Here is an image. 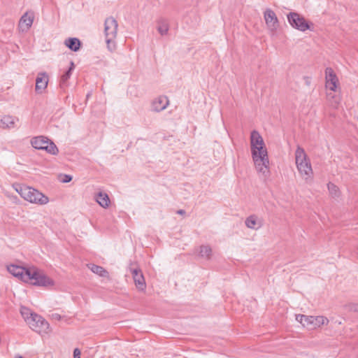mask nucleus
Wrapping results in <instances>:
<instances>
[{
  "mask_svg": "<svg viewBox=\"0 0 358 358\" xmlns=\"http://www.w3.org/2000/svg\"><path fill=\"white\" fill-rule=\"evenodd\" d=\"M328 189L331 196L334 198H338L340 196V191L337 186L333 183L328 184Z\"/></svg>",
  "mask_w": 358,
  "mask_h": 358,
  "instance_id": "nucleus-27",
  "label": "nucleus"
},
{
  "mask_svg": "<svg viewBox=\"0 0 358 358\" xmlns=\"http://www.w3.org/2000/svg\"><path fill=\"white\" fill-rule=\"evenodd\" d=\"M27 324L32 330L40 334H48L49 331L48 322L37 314H35L29 320Z\"/></svg>",
  "mask_w": 358,
  "mask_h": 358,
  "instance_id": "nucleus-6",
  "label": "nucleus"
},
{
  "mask_svg": "<svg viewBox=\"0 0 358 358\" xmlns=\"http://www.w3.org/2000/svg\"><path fill=\"white\" fill-rule=\"evenodd\" d=\"M89 268L90 270L94 273H96L100 276L102 277H108V273L107 271H106L103 267L95 265V264H91L89 266Z\"/></svg>",
  "mask_w": 358,
  "mask_h": 358,
  "instance_id": "nucleus-23",
  "label": "nucleus"
},
{
  "mask_svg": "<svg viewBox=\"0 0 358 358\" xmlns=\"http://www.w3.org/2000/svg\"><path fill=\"white\" fill-rule=\"evenodd\" d=\"M169 28V24L165 20L161 19L157 22V31L162 36L167 34Z\"/></svg>",
  "mask_w": 358,
  "mask_h": 358,
  "instance_id": "nucleus-22",
  "label": "nucleus"
},
{
  "mask_svg": "<svg viewBox=\"0 0 358 358\" xmlns=\"http://www.w3.org/2000/svg\"><path fill=\"white\" fill-rule=\"evenodd\" d=\"M13 187L22 198L31 203L43 206L49 202L47 196L31 187L19 184H14Z\"/></svg>",
  "mask_w": 358,
  "mask_h": 358,
  "instance_id": "nucleus-3",
  "label": "nucleus"
},
{
  "mask_svg": "<svg viewBox=\"0 0 358 358\" xmlns=\"http://www.w3.org/2000/svg\"><path fill=\"white\" fill-rule=\"evenodd\" d=\"M309 161L310 159L304 149L300 146H298L295 151V163L296 167Z\"/></svg>",
  "mask_w": 358,
  "mask_h": 358,
  "instance_id": "nucleus-18",
  "label": "nucleus"
},
{
  "mask_svg": "<svg viewBox=\"0 0 358 358\" xmlns=\"http://www.w3.org/2000/svg\"><path fill=\"white\" fill-rule=\"evenodd\" d=\"M185 212L183 210H179L177 211V213L180 214V215H183V214H185Z\"/></svg>",
  "mask_w": 358,
  "mask_h": 358,
  "instance_id": "nucleus-33",
  "label": "nucleus"
},
{
  "mask_svg": "<svg viewBox=\"0 0 358 358\" xmlns=\"http://www.w3.org/2000/svg\"><path fill=\"white\" fill-rule=\"evenodd\" d=\"M34 20L33 11H27L20 17L18 23V29L20 32H27L31 27Z\"/></svg>",
  "mask_w": 358,
  "mask_h": 358,
  "instance_id": "nucleus-10",
  "label": "nucleus"
},
{
  "mask_svg": "<svg viewBox=\"0 0 358 358\" xmlns=\"http://www.w3.org/2000/svg\"><path fill=\"white\" fill-rule=\"evenodd\" d=\"M20 313L27 323H28L29 320L31 319L32 316L36 314L31 313L29 308L25 307L21 308Z\"/></svg>",
  "mask_w": 358,
  "mask_h": 358,
  "instance_id": "nucleus-26",
  "label": "nucleus"
},
{
  "mask_svg": "<svg viewBox=\"0 0 358 358\" xmlns=\"http://www.w3.org/2000/svg\"><path fill=\"white\" fill-rule=\"evenodd\" d=\"M296 320L308 329H315L329 323V320L324 316H312L301 314L296 315Z\"/></svg>",
  "mask_w": 358,
  "mask_h": 358,
  "instance_id": "nucleus-4",
  "label": "nucleus"
},
{
  "mask_svg": "<svg viewBox=\"0 0 358 358\" xmlns=\"http://www.w3.org/2000/svg\"><path fill=\"white\" fill-rule=\"evenodd\" d=\"M71 71H67L62 77H61V83L64 84L66 83L69 78L71 77Z\"/></svg>",
  "mask_w": 358,
  "mask_h": 358,
  "instance_id": "nucleus-29",
  "label": "nucleus"
},
{
  "mask_svg": "<svg viewBox=\"0 0 358 358\" xmlns=\"http://www.w3.org/2000/svg\"><path fill=\"white\" fill-rule=\"evenodd\" d=\"M106 42L107 44V48L110 51L112 52L115 49V38H110L109 37H106Z\"/></svg>",
  "mask_w": 358,
  "mask_h": 358,
  "instance_id": "nucleus-28",
  "label": "nucleus"
},
{
  "mask_svg": "<svg viewBox=\"0 0 358 358\" xmlns=\"http://www.w3.org/2000/svg\"><path fill=\"white\" fill-rule=\"evenodd\" d=\"M74 69V64L73 62H71V66L69 68V69L68 71H71V72H72V71Z\"/></svg>",
  "mask_w": 358,
  "mask_h": 358,
  "instance_id": "nucleus-32",
  "label": "nucleus"
},
{
  "mask_svg": "<svg viewBox=\"0 0 358 358\" xmlns=\"http://www.w3.org/2000/svg\"><path fill=\"white\" fill-rule=\"evenodd\" d=\"M262 145H265L262 136L257 131L253 130L250 134V148Z\"/></svg>",
  "mask_w": 358,
  "mask_h": 358,
  "instance_id": "nucleus-19",
  "label": "nucleus"
},
{
  "mask_svg": "<svg viewBox=\"0 0 358 358\" xmlns=\"http://www.w3.org/2000/svg\"><path fill=\"white\" fill-rule=\"evenodd\" d=\"M251 154L255 170L264 180H266L270 176V167L266 145L252 148Z\"/></svg>",
  "mask_w": 358,
  "mask_h": 358,
  "instance_id": "nucleus-2",
  "label": "nucleus"
},
{
  "mask_svg": "<svg viewBox=\"0 0 358 358\" xmlns=\"http://www.w3.org/2000/svg\"><path fill=\"white\" fill-rule=\"evenodd\" d=\"M7 270L13 276L34 285L49 287L54 285L52 279L47 276L43 271L34 266L24 268L11 264L7 266Z\"/></svg>",
  "mask_w": 358,
  "mask_h": 358,
  "instance_id": "nucleus-1",
  "label": "nucleus"
},
{
  "mask_svg": "<svg viewBox=\"0 0 358 358\" xmlns=\"http://www.w3.org/2000/svg\"><path fill=\"white\" fill-rule=\"evenodd\" d=\"M73 358H80V351L78 348L73 351Z\"/></svg>",
  "mask_w": 358,
  "mask_h": 358,
  "instance_id": "nucleus-30",
  "label": "nucleus"
},
{
  "mask_svg": "<svg viewBox=\"0 0 358 358\" xmlns=\"http://www.w3.org/2000/svg\"><path fill=\"white\" fill-rule=\"evenodd\" d=\"M15 358H22L20 355H16Z\"/></svg>",
  "mask_w": 358,
  "mask_h": 358,
  "instance_id": "nucleus-34",
  "label": "nucleus"
},
{
  "mask_svg": "<svg viewBox=\"0 0 358 358\" xmlns=\"http://www.w3.org/2000/svg\"><path fill=\"white\" fill-rule=\"evenodd\" d=\"M300 176L307 184H310L313 180V171L310 161L306 162L296 167Z\"/></svg>",
  "mask_w": 358,
  "mask_h": 358,
  "instance_id": "nucleus-11",
  "label": "nucleus"
},
{
  "mask_svg": "<svg viewBox=\"0 0 358 358\" xmlns=\"http://www.w3.org/2000/svg\"><path fill=\"white\" fill-rule=\"evenodd\" d=\"M287 20L292 27L301 31L309 29V25L305 18L297 13H290L287 15Z\"/></svg>",
  "mask_w": 358,
  "mask_h": 358,
  "instance_id": "nucleus-7",
  "label": "nucleus"
},
{
  "mask_svg": "<svg viewBox=\"0 0 358 358\" xmlns=\"http://www.w3.org/2000/svg\"><path fill=\"white\" fill-rule=\"evenodd\" d=\"M326 87L333 92H335L338 85V79L331 68L325 69Z\"/></svg>",
  "mask_w": 358,
  "mask_h": 358,
  "instance_id": "nucleus-13",
  "label": "nucleus"
},
{
  "mask_svg": "<svg viewBox=\"0 0 358 358\" xmlns=\"http://www.w3.org/2000/svg\"><path fill=\"white\" fill-rule=\"evenodd\" d=\"M48 76L45 72H40L38 73L36 79L35 90L38 94H42L45 92L48 84Z\"/></svg>",
  "mask_w": 358,
  "mask_h": 358,
  "instance_id": "nucleus-14",
  "label": "nucleus"
},
{
  "mask_svg": "<svg viewBox=\"0 0 358 358\" xmlns=\"http://www.w3.org/2000/svg\"><path fill=\"white\" fill-rule=\"evenodd\" d=\"M117 22L113 17H108L105 20L104 32L106 37L115 38L117 31Z\"/></svg>",
  "mask_w": 358,
  "mask_h": 358,
  "instance_id": "nucleus-12",
  "label": "nucleus"
},
{
  "mask_svg": "<svg viewBox=\"0 0 358 358\" xmlns=\"http://www.w3.org/2000/svg\"><path fill=\"white\" fill-rule=\"evenodd\" d=\"M96 201L103 208H106L109 206L110 199L108 195L103 192H99L95 196Z\"/></svg>",
  "mask_w": 358,
  "mask_h": 358,
  "instance_id": "nucleus-20",
  "label": "nucleus"
},
{
  "mask_svg": "<svg viewBox=\"0 0 358 358\" xmlns=\"http://www.w3.org/2000/svg\"><path fill=\"white\" fill-rule=\"evenodd\" d=\"M72 180V177L69 175H65L64 178L63 179V182H69Z\"/></svg>",
  "mask_w": 358,
  "mask_h": 358,
  "instance_id": "nucleus-31",
  "label": "nucleus"
},
{
  "mask_svg": "<svg viewBox=\"0 0 358 358\" xmlns=\"http://www.w3.org/2000/svg\"><path fill=\"white\" fill-rule=\"evenodd\" d=\"M199 255L206 259H210L212 255V249L208 245H201L199 248Z\"/></svg>",
  "mask_w": 358,
  "mask_h": 358,
  "instance_id": "nucleus-25",
  "label": "nucleus"
},
{
  "mask_svg": "<svg viewBox=\"0 0 358 358\" xmlns=\"http://www.w3.org/2000/svg\"><path fill=\"white\" fill-rule=\"evenodd\" d=\"M64 44L71 50L77 52L80 48V41L77 38H69L65 40Z\"/></svg>",
  "mask_w": 358,
  "mask_h": 358,
  "instance_id": "nucleus-21",
  "label": "nucleus"
},
{
  "mask_svg": "<svg viewBox=\"0 0 358 358\" xmlns=\"http://www.w3.org/2000/svg\"><path fill=\"white\" fill-rule=\"evenodd\" d=\"M18 118L11 115H3L0 117V129H11L15 128Z\"/></svg>",
  "mask_w": 358,
  "mask_h": 358,
  "instance_id": "nucleus-17",
  "label": "nucleus"
},
{
  "mask_svg": "<svg viewBox=\"0 0 358 358\" xmlns=\"http://www.w3.org/2000/svg\"><path fill=\"white\" fill-rule=\"evenodd\" d=\"M264 17L268 29L271 32L275 31L279 26V23L274 11L270 8L266 9L264 13Z\"/></svg>",
  "mask_w": 358,
  "mask_h": 358,
  "instance_id": "nucleus-9",
  "label": "nucleus"
},
{
  "mask_svg": "<svg viewBox=\"0 0 358 358\" xmlns=\"http://www.w3.org/2000/svg\"><path fill=\"white\" fill-rule=\"evenodd\" d=\"M31 145L37 150H43L52 155H57L58 149L55 144L48 138L40 136L33 138L31 140Z\"/></svg>",
  "mask_w": 358,
  "mask_h": 358,
  "instance_id": "nucleus-5",
  "label": "nucleus"
},
{
  "mask_svg": "<svg viewBox=\"0 0 358 358\" xmlns=\"http://www.w3.org/2000/svg\"><path fill=\"white\" fill-rule=\"evenodd\" d=\"M169 101L166 96H159L155 99L152 103V110L155 112H160L167 108Z\"/></svg>",
  "mask_w": 358,
  "mask_h": 358,
  "instance_id": "nucleus-15",
  "label": "nucleus"
},
{
  "mask_svg": "<svg viewBox=\"0 0 358 358\" xmlns=\"http://www.w3.org/2000/svg\"><path fill=\"white\" fill-rule=\"evenodd\" d=\"M327 97L331 106L334 108H338L341 103V97L339 96L334 95L332 93H328Z\"/></svg>",
  "mask_w": 358,
  "mask_h": 358,
  "instance_id": "nucleus-24",
  "label": "nucleus"
},
{
  "mask_svg": "<svg viewBox=\"0 0 358 358\" xmlns=\"http://www.w3.org/2000/svg\"><path fill=\"white\" fill-rule=\"evenodd\" d=\"M245 224L250 229L258 230L263 226V220L256 215H251L245 219Z\"/></svg>",
  "mask_w": 358,
  "mask_h": 358,
  "instance_id": "nucleus-16",
  "label": "nucleus"
},
{
  "mask_svg": "<svg viewBox=\"0 0 358 358\" xmlns=\"http://www.w3.org/2000/svg\"><path fill=\"white\" fill-rule=\"evenodd\" d=\"M129 269L132 275L136 288L139 291H144L146 288V283L141 270L137 266H134L132 264Z\"/></svg>",
  "mask_w": 358,
  "mask_h": 358,
  "instance_id": "nucleus-8",
  "label": "nucleus"
}]
</instances>
